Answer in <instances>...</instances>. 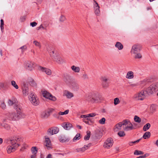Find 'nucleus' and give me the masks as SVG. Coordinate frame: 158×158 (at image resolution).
Returning a JSON list of instances; mask_svg holds the SVG:
<instances>
[{"label":"nucleus","instance_id":"nucleus-4","mask_svg":"<svg viewBox=\"0 0 158 158\" xmlns=\"http://www.w3.org/2000/svg\"><path fill=\"white\" fill-rule=\"evenodd\" d=\"M123 130L125 131H129L134 129L133 124L129 120L126 119L123 121Z\"/></svg>","mask_w":158,"mask_h":158},{"label":"nucleus","instance_id":"nucleus-45","mask_svg":"<svg viewBox=\"0 0 158 158\" xmlns=\"http://www.w3.org/2000/svg\"><path fill=\"white\" fill-rule=\"evenodd\" d=\"M106 119L105 118H102L98 121L99 123L101 124H104L105 123Z\"/></svg>","mask_w":158,"mask_h":158},{"label":"nucleus","instance_id":"nucleus-23","mask_svg":"<svg viewBox=\"0 0 158 158\" xmlns=\"http://www.w3.org/2000/svg\"><path fill=\"white\" fill-rule=\"evenodd\" d=\"M14 108L16 110V111L18 113L20 112L21 114V110L22 108L20 105L18 103H16L15 104L14 106Z\"/></svg>","mask_w":158,"mask_h":158},{"label":"nucleus","instance_id":"nucleus-55","mask_svg":"<svg viewBox=\"0 0 158 158\" xmlns=\"http://www.w3.org/2000/svg\"><path fill=\"white\" fill-rule=\"evenodd\" d=\"M19 49L22 50V53H23L24 51L26 49V47L25 46H23L20 47Z\"/></svg>","mask_w":158,"mask_h":158},{"label":"nucleus","instance_id":"nucleus-3","mask_svg":"<svg viewBox=\"0 0 158 158\" xmlns=\"http://www.w3.org/2000/svg\"><path fill=\"white\" fill-rule=\"evenodd\" d=\"M86 99L89 102L92 103H97L100 100L101 96L97 92H93L87 94Z\"/></svg>","mask_w":158,"mask_h":158},{"label":"nucleus","instance_id":"nucleus-42","mask_svg":"<svg viewBox=\"0 0 158 158\" xmlns=\"http://www.w3.org/2000/svg\"><path fill=\"white\" fill-rule=\"evenodd\" d=\"M143 154V152L141 151L136 150L134 152V154L136 155H142Z\"/></svg>","mask_w":158,"mask_h":158},{"label":"nucleus","instance_id":"nucleus-33","mask_svg":"<svg viewBox=\"0 0 158 158\" xmlns=\"http://www.w3.org/2000/svg\"><path fill=\"white\" fill-rule=\"evenodd\" d=\"M151 133L149 131H147L145 133L143 136V137L145 139L148 138L150 136Z\"/></svg>","mask_w":158,"mask_h":158},{"label":"nucleus","instance_id":"nucleus-56","mask_svg":"<svg viewBox=\"0 0 158 158\" xmlns=\"http://www.w3.org/2000/svg\"><path fill=\"white\" fill-rule=\"evenodd\" d=\"M37 25V23L35 22H33L30 23V25L32 27H34Z\"/></svg>","mask_w":158,"mask_h":158},{"label":"nucleus","instance_id":"nucleus-30","mask_svg":"<svg viewBox=\"0 0 158 158\" xmlns=\"http://www.w3.org/2000/svg\"><path fill=\"white\" fill-rule=\"evenodd\" d=\"M11 85L16 89H18L19 88V87L16 82L14 80L11 81Z\"/></svg>","mask_w":158,"mask_h":158},{"label":"nucleus","instance_id":"nucleus-17","mask_svg":"<svg viewBox=\"0 0 158 158\" xmlns=\"http://www.w3.org/2000/svg\"><path fill=\"white\" fill-rule=\"evenodd\" d=\"M61 126L66 130H69L73 127L72 124L68 122H64L61 124Z\"/></svg>","mask_w":158,"mask_h":158},{"label":"nucleus","instance_id":"nucleus-2","mask_svg":"<svg viewBox=\"0 0 158 158\" xmlns=\"http://www.w3.org/2000/svg\"><path fill=\"white\" fill-rule=\"evenodd\" d=\"M21 140V138L18 136H16L11 138L9 141V145L6 148L7 153L10 154L15 151L17 147L20 145L19 142Z\"/></svg>","mask_w":158,"mask_h":158},{"label":"nucleus","instance_id":"nucleus-63","mask_svg":"<svg viewBox=\"0 0 158 158\" xmlns=\"http://www.w3.org/2000/svg\"><path fill=\"white\" fill-rule=\"evenodd\" d=\"M146 157V155L143 156H140L136 158H145Z\"/></svg>","mask_w":158,"mask_h":158},{"label":"nucleus","instance_id":"nucleus-37","mask_svg":"<svg viewBox=\"0 0 158 158\" xmlns=\"http://www.w3.org/2000/svg\"><path fill=\"white\" fill-rule=\"evenodd\" d=\"M81 77L84 80H87L89 79L88 75L85 73H84L82 75Z\"/></svg>","mask_w":158,"mask_h":158},{"label":"nucleus","instance_id":"nucleus-40","mask_svg":"<svg viewBox=\"0 0 158 158\" xmlns=\"http://www.w3.org/2000/svg\"><path fill=\"white\" fill-rule=\"evenodd\" d=\"M80 134H77L73 139V142H75L77 140H79L80 139Z\"/></svg>","mask_w":158,"mask_h":158},{"label":"nucleus","instance_id":"nucleus-38","mask_svg":"<svg viewBox=\"0 0 158 158\" xmlns=\"http://www.w3.org/2000/svg\"><path fill=\"white\" fill-rule=\"evenodd\" d=\"M0 106L3 109H5L6 108V106L3 101L0 102Z\"/></svg>","mask_w":158,"mask_h":158},{"label":"nucleus","instance_id":"nucleus-49","mask_svg":"<svg viewBox=\"0 0 158 158\" xmlns=\"http://www.w3.org/2000/svg\"><path fill=\"white\" fill-rule=\"evenodd\" d=\"M118 135L120 137H123L125 135V134L123 131H121L118 133Z\"/></svg>","mask_w":158,"mask_h":158},{"label":"nucleus","instance_id":"nucleus-25","mask_svg":"<svg viewBox=\"0 0 158 158\" xmlns=\"http://www.w3.org/2000/svg\"><path fill=\"white\" fill-rule=\"evenodd\" d=\"M71 69L75 73H79L80 71V68L78 66L75 65H72L71 66Z\"/></svg>","mask_w":158,"mask_h":158},{"label":"nucleus","instance_id":"nucleus-6","mask_svg":"<svg viewBox=\"0 0 158 158\" xmlns=\"http://www.w3.org/2000/svg\"><path fill=\"white\" fill-rule=\"evenodd\" d=\"M41 93L43 96L45 98L53 101H55L56 100V98L55 96H52L50 93L46 90H41Z\"/></svg>","mask_w":158,"mask_h":158},{"label":"nucleus","instance_id":"nucleus-50","mask_svg":"<svg viewBox=\"0 0 158 158\" xmlns=\"http://www.w3.org/2000/svg\"><path fill=\"white\" fill-rule=\"evenodd\" d=\"M0 21H1V26H0L1 29L2 31V32H3V31L4 29V21H3V20L2 19H1V20Z\"/></svg>","mask_w":158,"mask_h":158},{"label":"nucleus","instance_id":"nucleus-28","mask_svg":"<svg viewBox=\"0 0 158 158\" xmlns=\"http://www.w3.org/2000/svg\"><path fill=\"white\" fill-rule=\"evenodd\" d=\"M132 55L135 59H140L142 58V55L140 52H139Z\"/></svg>","mask_w":158,"mask_h":158},{"label":"nucleus","instance_id":"nucleus-53","mask_svg":"<svg viewBox=\"0 0 158 158\" xmlns=\"http://www.w3.org/2000/svg\"><path fill=\"white\" fill-rule=\"evenodd\" d=\"M47 49L48 52H49L52 49V48L51 45H48L47 47Z\"/></svg>","mask_w":158,"mask_h":158},{"label":"nucleus","instance_id":"nucleus-8","mask_svg":"<svg viewBox=\"0 0 158 158\" xmlns=\"http://www.w3.org/2000/svg\"><path fill=\"white\" fill-rule=\"evenodd\" d=\"M94 11L95 15L97 16L100 15V6L98 3L95 0H93Z\"/></svg>","mask_w":158,"mask_h":158},{"label":"nucleus","instance_id":"nucleus-58","mask_svg":"<svg viewBox=\"0 0 158 158\" xmlns=\"http://www.w3.org/2000/svg\"><path fill=\"white\" fill-rule=\"evenodd\" d=\"M81 118H88V114L81 115Z\"/></svg>","mask_w":158,"mask_h":158},{"label":"nucleus","instance_id":"nucleus-64","mask_svg":"<svg viewBox=\"0 0 158 158\" xmlns=\"http://www.w3.org/2000/svg\"><path fill=\"white\" fill-rule=\"evenodd\" d=\"M46 158H52V155L50 154H48L46 156Z\"/></svg>","mask_w":158,"mask_h":158},{"label":"nucleus","instance_id":"nucleus-5","mask_svg":"<svg viewBox=\"0 0 158 158\" xmlns=\"http://www.w3.org/2000/svg\"><path fill=\"white\" fill-rule=\"evenodd\" d=\"M35 63L30 61H26L23 64V66L26 69L31 71H32L35 67Z\"/></svg>","mask_w":158,"mask_h":158},{"label":"nucleus","instance_id":"nucleus-15","mask_svg":"<svg viewBox=\"0 0 158 158\" xmlns=\"http://www.w3.org/2000/svg\"><path fill=\"white\" fill-rule=\"evenodd\" d=\"M91 146V144L85 145L81 148H77L76 149V152H83L85 150L89 149Z\"/></svg>","mask_w":158,"mask_h":158},{"label":"nucleus","instance_id":"nucleus-60","mask_svg":"<svg viewBox=\"0 0 158 158\" xmlns=\"http://www.w3.org/2000/svg\"><path fill=\"white\" fill-rule=\"evenodd\" d=\"M90 119L89 118H83L82 119V121L85 123L86 122H87V120H89Z\"/></svg>","mask_w":158,"mask_h":158},{"label":"nucleus","instance_id":"nucleus-22","mask_svg":"<svg viewBox=\"0 0 158 158\" xmlns=\"http://www.w3.org/2000/svg\"><path fill=\"white\" fill-rule=\"evenodd\" d=\"M123 121L120 122L116 124L114 128V130L115 131H118L122 129V127L123 126Z\"/></svg>","mask_w":158,"mask_h":158},{"label":"nucleus","instance_id":"nucleus-26","mask_svg":"<svg viewBox=\"0 0 158 158\" xmlns=\"http://www.w3.org/2000/svg\"><path fill=\"white\" fill-rule=\"evenodd\" d=\"M126 77L129 79H133L134 77L133 72L131 71L128 72L127 73Z\"/></svg>","mask_w":158,"mask_h":158},{"label":"nucleus","instance_id":"nucleus-14","mask_svg":"<svg viewBox=\"0 0 158 158\" xmlns=\"http://www.w3.org/2000/svg\"><path fill=\"white\" fill-rule=\"evenodd\" d=\"M44 137L45 138L44 143L45 146L48 149L52 148V144L50 139L47 136H45Z\"/></svg>","mask_w":158,"mask_h":158},{"label":"nucleus","instance_id":"nucleus-57","mask_svg":"<svg viewBox=\"0 0 158 158\" xmlns=\"http://www.w3.org/2000/svg\"><path fill=\"white\" fill-rule=\"evenodd\" d=\"M42 29L43 30H45L46 28L44 27L42 25H41L39 27H37V30H39L40 29Z\"/></svg>","mask_w":158,"mask_h":158},{"label":"nucleus","instance_id":"nucleus-21","mask_svg":"<svg viewBox=\"0 0 158 158\" xmlns=\"http://www.w3.org/2000/svg\"><path fill=\"white\" fill-rule=\"evenodd\" d=\"M29 89L26 85H24L22 87V93L25 96H27L29 94Z\"/></svg>","mask_w":158,"mask_h":158},{"label":"nucleus","instance_id":"nucleus-29","mask_svg":"<svg viewBox=\"0 0 158 158\" xmlns=\"http://www.w3.org/2000/svg\"><path fill=\"white\" fill-rule=\"evenodd\" d=\"M1 126L7 130H9L10 129V127L9 125L6 123H2Z\"/></svg>","mask_w":158,"mask_h":158},{"label":"nucleus","instance_id":"nucleus-1","mask_svg":"<svg viewBox=\"0 0 158 158\" xmlns=\"http://www.w3.org/2000/svg\"><path fill=\"white\" fill-rule=\"evenodd\" d=\"M158 91V83H156L148 87L146 90H142L134 96L133 98L137 100H142L148 94H152Z\"/></svg>","mask_w":158,"mask_h":158},{"label":"nucleus","instance_id":"nucleus-19","mask_svg":"<svg viewBox=\"0 0 158 158\" xmlns=\"http://www.w3.org/2000/svg\"><path fill=\"white\" fill-rule=\"evenodd\" d=\"M63 95L66 96L68 98H71L73 97V94L67 90H65L63 91Z\"/></svg>","mask_w":158,"mask_h":158},{"label":"nucleus","instance_id":"nucleus-39","mask_svg":"<svg viewBox=\"0 0 158 158\" xmlns=\"http://www.w3.org/2000/svg\"><path fill=\"white\" fill-rule=\"evenodd\" d=\"M69 111V110H67L64 112H61V111H60L58 113V114L59 115H61L67 114H68Z\"/></svg>","mask_w":158,"mask_h":158},{"label":"nucleus","instance_id":"nucleus-54","mask_svg":"<svg viewBox=\"0 0 158 158\" xmlns=\"http://www.w3.org/2000/svg\"><path fill=\"white\" fill-rule=\"evenodd\" d=\"M96 115L95 113H92L89 114H88V118L89 117H94Z\"/></svg>","mask_w":158,"mask_h":158},{"label":"nucleus","instance_id":"nucleus-16","mask_svg":"<svg viewBox=\"0 0 158 158\" xmlns=\"http://www.w3.org/2000/svg\"><path fill=\"white\" fill-rule=\"evenodd\" d=\"M70 88L74 91H77L79 89L78 84L75 82L72 81L68 85Z\"/></svg>","mask_w":158,"mask_h":158},{"label":"nucleus","instance_id":"nucleus-11","mask_svg":"<svg viewBox=\"0 0 158 158\" xmlns=\"http://www.w3.org/2000/svg\"><path fill=\"white\" fill-rule=\"evenodd\" d=\"M141 50L140 45L138 44H136L132 46L131 51V53L132 55L139 52H140Z\"/></svg>","mask_w":158,"mask_h":158},{"label":"nucleus","instance_id":"nucleus-13","mask_svg":"<svg viewBox=\"0 0 158 158\" xmlns=\"http://www.w3.org/2000/svg\"><path fill=\"white\" fill-rule=\"evenodd\" d=\"M53 60L59 64H61L64 62V60L58 54L55 56H54V59Z\"/></svg>","mask_w":158,"mask_h":158},{"label":"nucleus","instance_id":"nucleus-32","mask_svg":"<svg viewBox=\"0 0 158 158\" xmlns=\"http://www.w3.org/2000/svg\"><path fill=\"white\" fill-rule=\"evenodd\" d=\"M50 55L52 57V60L54 59V56H55L57 55L58 54L55 53V51L54 50L52 49L50 52H49Z\"/></svg>","mask_w":158,"mask_h":158},{"label":"nucleus","instance_id":"nucleus-41","mask_svg":"<svg viewBox=\"0 0 158 158\" xmlns=\"http://www.w3.org/2000/svg\"><path fill=\"white\" fill-rule=\"evenodd\" d=\"M101 79L102 82L108 81V78L105 76H102L101 77Z\"/></svg>","mask_w":158,"mask_h":158},{"label":"nucleus","instance_id":"nucleus-51","mask_svg":"<svg viewBox=\"0 0 158 158\" xmlns=\"http://www.w3.org/2000/svg\"><path fill=\"white\" fill-rule=\"evenodd\" d=\"M8 103L9 106H12L14 104H15L16 103V102L11 99H9L8 102Z\"/></svg>","mask_w":158,"mask_h":158},{"label":"nucleus","instance_id":"nucleus-31","mask_svg":"<svg viewBox=\"0 0 158 158\" xmlns=\"http://www.w3.org/2000/svg\"><path fill=\"white\" fill-rule=\"evenodd\" d=\"M59 140L60 142L64 143L69 141V139L65 137H62L60 138Z\"/></svg>","mask_w":158,"mask_h":158},{"label":"nucleus","instance_id":"nucleus-48","mask_svg":"<svg viewBox=\"0 0 158 158\" xmlns=\"http://www.w3.org/2000/svg\"><path fill=\"white\" fill-rule=\"evenodd\" d=\"M120 103V101L118 98H116L114 99V104L115 105H117Z\"/></svg>","mask_w":158,"mask_h":158},{"label":"nucleus","instance_id":"nucleus-62","mask_svg":"<svg viewBox=\"0 0 158 158\" xmlns=\"http://www.w3.org/2000/svg\"><path fill=\"white\" fill-rule=\"evenodd\" d=\"M36 154H32L31 156V158H36Z\"/></svg>","mask_w":158,"mask_h":158},{"label":"nucleus","instance_id":"nucleus-18","mask_svg":"<svg viewBox=\"0 0 158 158\" xmlns=\"http://www.w3.org/2000/svg\"><path fill=\"white\" fill-rule=\"evenodd\" d=\"M39 69L42 72L45 73L48 75H50L51 74V71L48 68L40 66L39 67Z\"/></svg>","mask_w":158,"mask_h":158},{"label":"nucleus","instance_id":"nucleus-44","mask_svg":"<svg viewBox=\"0 0 158 158\" xmlns=\"http://www.w3.org/2000/svg\"><path fill=\"white\" fill-rule=\"evenodd\" d=\"M90 132L89 131H87V132L86 135L84 137L85 140H88L90 137Z\"/></svg>","mask_w":158,"mask_h":158},{"label":"nucleus","instance_id":"nucleus-12","mask_svg":"<svg viewBox=\"0 0 158 158\" xmlns=\"http://www.w3.org/2000/svg\"><path fill=\"white\" fill-rule=\"evenodd\" d=\"M59 131V129L57 127H52L48 130L47 133L48 135H51L57 133Z\"/></svg>","mask_w":158,"mask_h":158},{"label":"nucleus","instance_id":"nucleus-34","mask_svg":"<svg viewBox=\"0 0 158 158\" xmlns=\"http://www.w3.org/2000/svg\"><path fill=\"white\" fill-rule=\"evenodd\" d=\"M156 109V106L154 104H152L150 107V111L152 113L155 112Z\"/></svg>","mask_w":158,"mask_h":158},{"label":"nucleus","instance_id":"nucleus-35","mask_svg":"<svg viewBox=\"0 0 158 158\" xmlns=\"http://www.w3.org/2000/svg\"><path fill=\"white\" fill-rule=\"evenodd\" d=\"M151 127L150 124L149 123H147L143 127V130L144 131H146L148 130Z\"/></svg>","mask_w":158,"mask_h":158},{"label":"nucleus","instance_id":"nucleus-20","mask_svg":"<svg viewBox=\"0 0 158 158\" xmlns=\"http://www.w3.org/2000/svg\"><path fill=\"white\" fill-rule=\"evenodd\" d=\"M63 81L68 85L72 81L71 77L68 75H64L63 78Z\"/></svg>","mask_w":158,"mask_h":158},{"label":"nucleus","instance_id":"nucleus-59","mask_svg":"<svg viewBox=\"0 0 158 158\" xmlns=\"http://www.w3.org/2000/svg\"><path fill=\"white\" fill-rule=\"evenodd\" d=\"M26 19V17L25 16H23L21 17L20 18V20L21 22L23 21Z\"/></svg>","mask_w":158,"mask_h":158},{"label":"nucleus","instance_id":"nucleus-52","mask_svg":"<svg viewBox=\"0 0 158 158\" xmlns=\"http://www.w3.org/2000/svg\"><path fill=\"white\" fill-rule=\"evenodd\" d=\"M65 16L63 15H61L59 19L60 21L63 22L65 20Z\"/></svg>","mask_w":158,"mask_h":158},{"label":"nucleus","instance_id":"nucleus-24","mask_svg":"<svg viewBox=\"0 0 158 158\" xmlns=\"http://www.w3.org/2000/svg\"><path fill=\"white\" fill-rule=\"evenodd\" d=\"M50 115L49 111H46L42 112L41 115V117L43 118H47Z\"/></svg>","mask_w":158,"mask_h":158},{"label":"nucleus","instance_id":"nucleus-7","mask_svg":"<svg viewBox=\"0 0 158 158\" xmlns=\"http://www.w3.org/2000/svg\"><path fill=\"white\" fill-rule=\"evenodd\" d=\"M29 99L30 101L33 105L36 106L38 104L39 101L37 97H36L32 93L30 94Z\"/></svg>","mask_w":158,"mask_h":158},{"label":"nucleus","instance_id":"nucleus-47","mask_svg":"<svg viewBox=\"0 0 158 158\" xmlns=\"http://www.w3.org/2000/svg\"><path fill=\"white\" fill-rule=\"evenodd\" d=\"M109 82L108 81L102 82V85L103 87L104 88L107 87L108 86Z\"/></svg>","mask_w":158,"mask_h":158},{"label":"nucleus","instance_id":"nucleus-43","mask_svg":"<svg viewBox=\"0 0 158 158\" xmlns=\"http://www.w3.org/2000/svg\"><path fill=\"white\" fill-rule=\"evenodd\" d=\"M31 151L32 154H36L37 150L36 147H33L31 149Z\"/></svg>","mask_w":158,"mask_h":158},{"label":"nucleus","instance_id":"nucleus-61","mask_svg":"<svg viewBox=\"0 0 158 158\" xmlns=\"http://www.w3.org/2000/svg\"><path fill=\"white\" fill-rule=\"evenodd\" d=\"M4 84L2 82H0V89L4 87Z\"/></svg>","mask_w":158,"mask_h":158},{"label":"nucleus","instance_id":"nucleus-10","mask_svg":"<svg viewBox=\"0 0 158 158\" xmlns=\"http://www.w3.org/2000/svg\"><path fill=\"white\" fill-rule=\"evenodd\" d=\"M113 143V141L112 139L109 138L104 142L103 147L109 149L112 146Z\"/></svg>","mask_w":158,"mask_h":158},{"label":"nucleus","instance_id":"nucleus-46","mask_svg":"<svg viewBox=\"0 0 158 158\" xmlns=\"http://www.w3.org/2000/svg\"><path fill=\"white\" fill-rule=\"evenodd\" d=\"M33 43L36 46L39 47V48H41V45L40 43L39 42L36 41H34L33 42Z\"/></svg>","mask_w":158,"mask_h":158},{"label":"nucleus","instance_id":"nucleus-36","mask_svg":"<svg viewBox=\"0 0 158 158\" xmlns=\"http://www.w3.org/2000/svg\"><path fill=\"white\" fill-rule=\"evenodd\" d=\"M134 120L135 122L138 123H139L141 122L140 118L137 115L135 116Z\"/></svg>","mask_w":158,"mask_h":158},{"label":"nucleus","instance_id":"nucleus-9","mask_svg":"<svg viewBox=\"0 0 158 158\" xmlns=\"http://www.w3.org/2000/svg\"><path fill=\"white\" fill-rule=\"evenodd\" d=\"M21 115L20 112H17V113L12 112L10 113L9 118L10 120H17L21 117Z\"/></svg>","mask_w":158,"mask_h":158},{"label":"nucleus","instance_id":"nucleus-27","mask_svg":"<svg viewBox=\"0 0 158 158\" xmlns=\"http://www.w3.org/2000/svg\"><path fill=\"white\" fill-rule=\"evenodd\" d=\"M115 47L119 50H121L123 48V44L120 42H117L115 45Z\"/></svg>","mask_w":158,"mask_h":158}]
</instances>
